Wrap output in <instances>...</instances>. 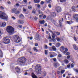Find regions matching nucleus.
Listing matches in <instances>:
<instances>
[{
	"label": "nucleus",
	"instance_id": "obj_1",
	"mask_svg": "<svg viewBox=\"0 0 78 78\" xmlns=\"http://www.w3.org/2000/svg\"><path fill=\"white\" fill-rule=\"evenodd\" d=\"M27 59L23 57L22 58H18V61L20 63V65H22V66H23L25 64V62Z\"/></svg>",
	"mask_w": 78,
	"mask_h": 78
},
{
	"label": "nucleus",
	"instance_id": "obj_4",
	"mask_svg": "<svg viewBox=\"0 0 78 78\" xmlns=\"http://www.w3.org/2000/svg\"><path fill=\"white\" fill-rule=\"evenodd\" d=\"M11 37L9 36L6 37L4 38V43L5 44H8L10 43Z\"/></svg>",
	"mask_w": 78,
	"mask_h": 78
},
{
	"label": "nucleus",
	"instance_id": "obj_21",
	"mask_svg": "<svg viewBox=\"0 0 78 78\" xmlns=\"http://www.w3.org/2000/svg\"><path fill=\"white\" fill-rule=\"evenodd\" d=\"M34 2L35 3H39L40 2V0H34Z\"/></svg>",
	"mask_w": 78,
	"mask_h": 78
},
{
	"label": "nucleus",
	"instance_id": "obj_9",
	"mask_svg": "<svg viewBox=\"0 0 78 78\" xmlns=\"http://www.w3.org/2000/svg\"><path fill=\"white\" fill-rule=\"evenodd\" d=\"M53 66L55 68H58L59 66H60V64L59 63H55L53 64Z\"/></svg>",
	"mask_w": 78,
	"mask_h": 78
},
{
	"label": "nucleus",
	"instance_id": "obj_41",
	"mask_svg": "<svg viewBox=\"0 0 78 78\" xmlns=\"http://www.w3.org/2000/svg\"><path fill=\"white\" fill-rule=\"evenodd\" d=\"M35 37H36V39H39V35H37V36Z\"/></svg>",
	"mask_w": 78,
	"mask_h": 78
},
{
	"label": "nucleus",
	"instance_id": "obj_17",
	"mask_svg": "<svg viewBox=\"0 0 78 78\" xmlns=\"http://www.w3.org/2000/svg\"><path fill=\"white\" fill-rule=\"evenodd\" d=\"M73 48L74 49V50H76L78 49V47L76 46V44L73 45Z\"/></svg>",
	"mask_w": 78,
	"mask_h": 78
},
{
	"label": "nucleus",
	"instance_id": "obj_6",
	"mask_svg": "<svg viewBox=\"0 0 78 78\" xmlns=\"http://www.w3.org/2000/svg\"><path fill=\"white\" fill-rule=\"evenodd\" d=\"M13 41L16 43H19L20 42V38L17 35H14L13 37Z\"/></svg>",
	"mask_w": 78,
	"mask_h": 78
},
{
	"label": "nucleus",
	"instance_id": "obj_24",
	"mask_svg": "<svg viewBox=\"0 0 78 78\" xmlns=\"http://www.w3.org/2000/svg\"><path fill=\"white\" fill-rule=\"evenodd\" d=\"M67 24L70 25V24H72V23H73V22H72V21H67Z\"/></svg>",
	"mask_w": 78,
	"mask_h": 78
},
{
	"label": "nucleus",
	"instance_id": "obj_13",
	"mask_svg": "<svg viewBox=\"0 0 78 78\" xmlns=\"http://www.w3.org/2000/svg\"><path fill=\"white\" fill-rule=\"evenodd\" d=\"M32 76L33 78H38L35 75L34 73H32Z\"/></svg>",
	"mask_w": 78,
	"mask_h": 78
},
{
	"label": "nucleus",
	"instance_id": "obj_43",
	"mask_svg": "<svg viewBox=\"0 0 78 78\" xmlns=\"http://www.w3.org/2000/svg\"><path fill=\"white\" fill-rule=\"evenodd\" d=\"M52 60H53V61H55V62L56 61V58H52Z\"/></svg>",
	"mask_w": 78,
	"mask_h": 78
},
{
	"label": "nucleus",
	"instance_id": "obj_31",
	"mask_svg": "<svg viewBox=\"0 0 78 78\" xmlns=\"http://www.w3.org/2000/svg\"><path fill=\"white\" fill-rule=\"evenodd\" d=\"M68 20H70L71 19V15H68Z\"/></svg>",
	"mask_w": 78,
	"mask_h": 78
},
{
	"label": "nucleus",
	"instance_id": "obj_5",
	"mask_svg": "<svg viewBox=\"0 0 78 78\" xmlns=\"http://www.w3.org/2000/svg\"><path fill=\"white\" fill-rule=\"evenodd\" d=\"M41 67L40 65L38 64L36 66V72L38 73V74H41Z\"/></svg>",
	"mask_w": 78,
	"mask_h": 78
},
{
	"label": "nucleus",
	"instance_id": "obj_2",
	"mask_svg": "<svg viewBox=\"0 0 78 78\" xmlns=\"http://www.w3.org/2000/svg\"><path fill=\"white\" fill-rule=\"evenodd\" d=\"M0 17L2 19L4 20H8V16L5 13L3 12H0Z\"/></svg>",
	"mask_w": 78,
	"mask_h": 78
},
{
	"label": "nucleus",
	"instance_id": "obj_59",
	"mask_svg": "<svg viewBox=\"0 0 78 78\" xmlns=\"http://www.w3.org/2000/svg\"><path fill=\"white\" fill-rule=\"evenodd\" d=\"M51 39V36H49L48 37V39Z\"/></svg>",
	"mask_w": 78,
	"mask_h": 78
},
{
	"label": "nucleus",
	"instance_id": "obj_44",
	"mask_svg": "<svg viewBox=\"0 0 78 78\" xmlns=\"http://www.w3.org/2000/svg\"><path fill=\"white\" fill-rule=\"evenodd\" d=\"M74 70L75 72H76V73H78V69H74Z\"/></svg>",
	"mask_w": 78,
	"mask_h": 78
},
{
	"label": "nucleus",
	"instance_id": "obj_28",
	"mask_svg": "<svg viewBox=\"0 0 78 78\" xmlns=\"http://www.w3.org/2000/svg\"><path fill=\"white\" fill-rule=\"evenodd\" d=\"M40 23L41 24H44V20L40 21Z\"/></svg>",
	"mask_w": 78,
	"mask_h": 78
},
{
	"label": "nucleus",
	"instance_id": "obj_11",
	"mask_svg": "<svg viewBox=\"0 0 78 78\" xmlns=\"http://www.w3.org/2000/svg\"><path fill=\"white\" fill-rule=\"evenodd\" d=\"M16 70L18 73H19V72H20V68L16 66L15 68Z\"/></svg>",
	"mask_w": 78,
	"mask_h": 78
},
{
	"label": "nucleus",
	"instance_id": "obj_25",
	"mask_svg": "<svg viewBox=\"0 0 78 78\" xmlns=\"http://www.w3.org/2000/svg\"><path fill=\"white\" fill-rule=\"evenodd\" d=\"M75 8H76V6H73L72 7V10L73 11L75 12Z\"/></svg>",
	"mask_w": 78,
	"mask_h": 78
},
{
	"label": "nucleus",
	"instance_id": "obj_58",
	"mask_svg": "<svg viewBox=\"0 0 78 78\" xmlns=\"http://www.w3.org/2000/svg\"><path fill=\"white\" fill-rule=\"evenodd\" d=\"M58 56L59 57V58H61V57L62 56V55H61V54H59L58 55Z\"/></svg>",
	"mask_w": 78,
	"mask_h": 78
},
{
	"label": "nucleus",
	"instance_id": "obj_50",
	"mask_svg": "<svg viewBox=\"0 0 78 78\" xmlns=\"http://www.w3.org/2000/svg\"><path fill=\"white\" fill-rule=\"evenodd\" d=\"M54 73L53 74H52V76H56V74H55V71H54Z\"/></svg>",
	"mask_w": 78,
	"mask_h": 78
},
{
	"label": "nucleus",
	"instance_id": "obj_56",
	"mask_svg": "<svg viewBox=\"0 0 78 78\" xmlns=\"http://www.w3.org/2000/svg\"><path fill=\"white\" fill-rule=\"evenodd\" d=\"M1 9H4L5 8H4V7H2L1 6Z\"/></svg>",
	"mask_w": 78,
	"mask_h": 78
},
{
	"label": "nucleus",
	"instance_id": "obj_22",
	"mask_svg": "<svg viewBox=\"0 0 78 78\" xmlns=\"http://www.w3.org/2000/svg\"><path fill=\"white\" fill-rule=\"evenodd\" d=\"M20 18H22V19H25V16L22 14H21L20 15Z\"/></svg>",
	"mask_w": 78,
	"mask_h": 78
},
{
	"label": "nucleus",
	"instance_id": "obj_63",
	"mask_svg": "<svg viewBox=\"0 0 78 78\" xmlns=\"http://www.w3.org/2000/svg\"><path fill=\"white\" fill-rule=\"evenodd\" d=\"M60 71H57V74H60Z\"/></svg>",
	"mask_w": 78,
	"mask_h": 78
},
{
	"label": "nucleus",
	"instance_id": "obj_46",
	"mask_svg": "<svg viewBox=\"0 0 78 78\" xmlns=\"http://www.w3.org/2000/svg\"><path fill=\"white\" fill-rule=\"evenodd\" d=\"M23 11H24V12H26L27 11V9H23Z\"/></svg>",
	"mask_w": 78,
	"mask_h": 78
},
{
	"label": "nucleus",
	"instance_id": "obj_61",
	"mask_svg": "<svg viewBox=\"0 0 78 78\" xmlns=\"http://www.w3.org/2000/svg\"><path fill=\"white\" fill-rule=\"evenodd\" d=\"M0 64H1V66H3L4 65V63H2L1 62H0Z\"/></svg>",
	"mask_w": 78,
	"mask_h": 78
},
{
	"label": "nucleus",
	"instance_id": "obj_52",
	"mask_svg": "<svg viewBox=\"0 0 78 78\" xmlns=\"http://www.w3.org/2000/svg\"><path fill=\"white\" fill-rule=\"evenodd\" d=\"M28 38H30V40H32L33 39V37H28Z\"/></svg>",
	"mask_w": 78,
	"mask_h": 78
},
{
	"label": "nucleus",
	"instance_id": "obj_12",
	"mask_svg": "<svg viewBox=\"0 0 78 78\" xmlns=\"http://www.w3.org/2000/svg\"><path fill=\"white\" fill-rule=\"evenodd\" d=\"M18 23H20V24H22L24 23V21L22 20H18Z\"/></svg>",
	"mask_w": 78,
	"mask_h": 78
},
{
	"label": "nucleus",
	"instance_id": "obj_64",
	"mask_svg": "<svg viewBox=\"0 0 78 78\" xmlns=\"http://www.w3.org/2000/svg\"><path fill=\"white\" fill-rule=\"evenodd\" d=\"M76 21L77 22H78V18H76Z\"/></svg>",
	"mask_w": 78,
	"mask_h": 78
},
{
	"label": "nucleus",
	"instance_id": "obj_48",
	"mask_svg": "<svg viewBox=\"0 0 78 78\" xmlns=\"http://www.w3.org/2000/svg\"><path fill=\"white\" fill-rule=\"evenodd\" d=\"M12 19H13V20H16V17H14V16H12Z\"/></svg>",
	"mask_w": 78,
	"mask_h": 78
},
{
	"label": "nucleus",
	"instance_id": "obj_30",
	"mask_svg": "<svg viewBox=\"0 0 78 78\" xmlns=\"http://www.w3.org/2000/svg\"><path fill=\"white\" fill-rule=\"evenodd\" d=\"M33 8V7L31 5H29L28 6V9H29L31 10Z\"/></svg>",
	"mask_w": 78,
	"mask_h": 78
},
{
	"label": "nucleus",
	"instance_id": "obj_16",
	"mask_svg": "<svg viewBox=\"0 0 78 78\" xmlns=\"http://www.w3.org/2000/svg\"><path fill=\"white\" fill-rule=\"evenodd\" d=\"M61 46V43H57L56 44V47H59Z\"/></svg>",
	"mask_w": 78,
	"mask_h": 78
},
{
	"label": "nucleus",
	"instance_id": "obj_35",
	"mask_svg": "<svg viewBox=\"0 0 78 78\" xmlns=\"http://www.w3.org/2000/svg\"><path fill=\"white\" fill-rule=\"evenodd\" d=\"M65 72V70H62L61 72V74H63V73H64Z\"/></svg>",
	"mask_w": 78,
	"mask_h": 78
},
{
	"label": "nucleus",
	"instance_id": "obj_23",
	"mask_svg": "<svg viewBox=\"0 0 78 78\" xmlns=\"http://www.w3.org/2000/svg\"><path fill=\"white\" fill-rule=\"evenodd\" d=\"M3 57V52L2 51L0 50V58H2Z\"/></svg>",
	"mask_w": 78,
	"mask_h": 78
},
{
	"label": "nucleus",
	"instance_id": "obj_34",
	"mask_svg": "<svg viewBox=\"0 0 78 78\" xmlns=\"http://www.w3.org/2000/svg\"><path fill=\"white\" fill-rule=\"evenodd\" d=\"M52 37L53 39L55 38V35L54 33L52 34Z\"/></svg>",
	"mask_w": 78,
	"mask_h": 78
},
{
	"label": "nucleus",
	"instance_id": "obj_38",
	"mask_svg": "<svg viewBox=\"0 0 78 78\" xmlns=\"http://www.w3.org/2000/svg\"><path fill=\"white\" fill-rule=\"evenodd\" d=\"M56 39L58 42H59V41H60V40H61V39L59 37L57 38Z\"/></svg>",
	"mask_w": 78,
	"mask_h": 78
},
{
	"label": "nucleus",
	"instance_id": "obj_45",
	"mask_svg": "<svg viewBox=\"0 0 78 78\" xmlns=\"http://www.w3.org/2000/svg\"><path fill=\"white\" fill-rule=\"evenodd\" d=\"M32 13L33 14H36V11H33L32 12Z\"/></svg>",
	"mask_w": 78,
	"mask_h": 78
},
{
	"label": "nucleus",
	"instance_id": "obj_39",
	"mask_svg": "<svg viewBox=\"0 0 78 78\" xmlns=\"http://www.w3.org/2000/svg\"><path fill=\"white\" fill-rule=\"evenodd\" d=\"M16 14H19L20 13V12L19 11H17L16 12H15Z\"/></svg>",
	"mask_w": 78,
	"mask_h": 78
},
{
	"label": "nucleus",
	"instance_id": "obj_55",
	"mask_svg": "<svg viewBox=\"0 0 78 78\" xmlns=\"http://www.w3.org/2000/svg\"><path fill=\"white\" fill-rule=\"evenodd\" d=\"M45 55H47V50L45 51Z\"/></svg>",
	"mask_w": 78,
	"mask_h": 78
},
{
	"label": "nucleus",
	"instance_id": "obj_42",
	"mask_svg": "<svg viewBox=\"0 0 78 78\" xmlns=\"http://www.w3.org/2000/svg\"><path fill=\"white\" fill-rule=\"evenodd\" d=\"M38 12L39 13V14H41L42 13V12L39 10L38 11Z\"/></svg>",
	"mask_w": 78,
	"mask_h": 78
},
{
	"label": "nucleus",
	"instance_id": "obj_29",
	"mask_svg": "<svg viewBox=\"0 0 78 78\" xmlns=\"http://www.w3.org/2000/svg\"><path fill=\"white\" fill-rule=\"evenodd\" d=\"M33 49L34 51H35L36 52H37L38 50H37V49H36V48L34 47Z\"/></svg>",
	"mask_w": 78,
	"mask_h": 78
},
{
	"label": "nucleus",
	"instance_id": "obj_10",
	"mask_svg": "<svg viewBox=\"0 0 78 78\" xmlns=\"http://www.w3.org/2000/svg\"><path fill=\"white\" fill-rule=\"evenodd\" d=\"M56 10L58 12H60L61 11V7L58 6L56 8Z\"/></svg>",
	"mask_w": 78,
	"mask_h": 78
},
{
	"label": "nucleus",
	"instance_id": "obj_49",
	"mask_svg": "<svg viewBox=\"0 0 78 78\" xmlns=\"http://www.w3.org/2000/svg\"><path fill=\"white\" fill-rule=\"evenodd\" d=\"M56 34L57 35H58V36H59V35L60 34V33L58 32H57V33H56Z\"/></svg>",
	"mask_w": 78,
	"mask_h": 78
},
{
	"label": "nucleus",
	"instance_id": "obj_3",
	"mask_svg": "<svg viewBox=\"0 0 78 78\" xmlns=\"http://www.w3.org/2000/svg\"><path fill=\"white\" fill-rule=\"evenodd\" d=\"M6 30L9 34H12L14 33V28L11 26H9L7 27Z\"/></svg>",
	"mask_w": 78,
	"mask_h": 78
},
{
	"label": "nucleus",
	"instance_id": "obj_57",
	"mask_svg": "<svg viewBox=\"0 0 78 78\" xmlns=\"http://www.w3.org/2000/svg\"><path fill=\"white\" fill-rule=\"evenodd\" d=\"M35 46L36 47H37V46H38V44L36 43L35 44Z\"/></svg>",
	"mask_w": 78,
	"mask_h": 78
},
{
	"label": "nucleus",
	"instance_id": "obj_53",
	"mask_svg": "<svg viewBox=\"0 0 78 78\" xmlns=\"http://www.w3.org/2000/svg\"><path fill=\"white\" fill-rule=\"evenodd\" d=\"M70 55H68L67 57V59H70Z\"/></svg>",
	"mask_w": 78,
	"mask_h": 78
},
{
	"label": "nucleus",
	"instance_id": "obj_47",
	"mask_svg": "<svg viewBox=\"0 0 78 78\" xmlns=\"http://www.w3.org/2000/svg\"><path fill=\"white\" fill-rule=\"evenodd\" d=\"M58 70H61V67L60 66L59 67L58 69Z\"/></svg>",
	"mask_w": 78,
	"mask_h": 78
},
{
	"label": "nucleus",
	"instance_id": "obj_60",
	"mask_svg": "<svg viewBox=\"0 0 78 78\" xmlns=\"http://www.w3.org/2000/svg\"><path fill=\"white\" fill-rule=\"evenodd\" d=\"M18 27H19V28H22V25H19L18 26Z\"/></svg>",
	"mask_w": 78,
	"mask_h": 78
},
{
	"label": "nucleus",
	"instance_id": "obj_40",
	"mask_svg": "<svg viewBox=\"0 0 78 78\" xmlns=\"http://www.w3.org/2000/svg\"><path fill=\"white\" fill-rule=\"evenodd\" d=\"M66 1V0H60V2L62 3L65 2Z\"/></svg>",
	"mask_w": 78,
	"mask_h": 78
},
{
	"label": "nucleus",
	"instance_id": "obj_14",
	"mask_svg": "<svg viewBox=\"0 0 78 78\" xmlns=\"http://www.w3.org/2000/svg\"><path fill=\"white\" fill-rule=\"evenodd\" d=\"M56 13L55 12H52L51 14V16L52 17H56Z\"/></svg>",
	"mask_w": 78,
	"mask_h": 78
},
{
	"label": "nucleus",
	"instance_id": "obj_8",
	"mask_svg": "<svg viewBox=\"0 0 78 78\" xmlns=\"http://www.w3.org/2000/svg\"><path fill=\"white\" fill-rule=\"evenodd\" d=\"M49 53L50 58H53V57H54V55H55V52L52 51L50 52Z\"/></svg>",
	"mask_w": 78,
	"mask_h": 78
},
{
	"label": "nucleus",
	"instance_id": "obj_54",
	"mask_svg": "<svg viewBox=\"0 0 78 78\" xmlns=\"http://www.w3.org/2000/svg\"><path fill=\"white\" fill-rule=\"evenodd\" d=\"M71 67H74V65H73V64H72L71 65Z\"/></svg>",
	"mask_w": 78,
	"mask_h": 78
},
{
	"label": "nucleus",
	"instance_id": "obj_62",
	"mask_svg": "<svg viewBox=\"0 0 78 78\" xmlns=\"http://www.w3.org/2000/svg\"><path fill=\"white\" fill-rule=\"evenodd\" d=\"M74 41H76V37H74Z\"/></svg>",
	"mask_w": 78,
	"mask_h": 78
},
{
	"label": "nucleus",
	"instance_id": "obj_19",
	"mask_svg": "<svg viewBox=\"0 0 78 78\" xmlns=\"http://www.w3.org/2000/svg\"><path fill=\"white\" fill-rule=\"evenodd\" d=\"M62 22L61 20H59V25L60 26V27H62Z\"/></svg>",
	"mask_w": 78,
	"mask_h": 78
},
{
	"label": "nucleus",
	"instance_id": "obj_37",
	"mask_svg": "<svg viewBox=\"0 0 78 78\" xmlns=\"http://www.w3.org/2000/svg\"><path fill=\"white\" fill-rule=\"evenodd\" d=\"M43 74L44 76H46V75L47 74V73H46V72H44L43 73Z\"/></svg>",
	"mask_w": 78,
	"mask_h": 78
},
{
	"label": "nucleus",
	"instance_id": "obj_20",
	"mask_svg": "<svg viewBox=\"0 0 78 78\" xmlns=\"http://www.w3.org/2000/svg\"><path fill=\"white\" fill-rule=\"evenodd\" d=\"M52 48L53 51H56V47L55 46H53L52 47Z\"/></svg>",
	"mask_w": 78,
	"mask_h": 78
},
{
	"label": "nucleus",
	"instance_id": "obj_15",
	"mask_svg": "<svg viewBox=\"0 0 78 78\" xmlns=\"http://www.w3.org/2000/svg\"><path fill=\"white\" fill-rule=\"evenodd\" d=\"M6 25V23L5 22H3L2 23V28H3V27H5Z\"/></svg>",
	"mask_w": 78,
	"mask_h": 78
},
{
	"label": "nucleus",
	"instance_id": "obj_26",
	"mask_svg": "<svg viewBox=\"0 0 78 78\" xmlns=\"http://www.w3.org/2000/svg\"><path fill=\"white\" fill-rule=\"evenodd\" d=\"M64 62L66 64H68L69 62V60L67 59H65L64 60Z\"/></svg>",
	"mask_w": 78,
	"mask_h": 78
},
{
	"label": "nucleus",
	"instance_id": "obj_36",
	"mask_svg": "<svg viewBox=\"0 0 78 78\" xmlns=\"http://www.w3.org/2000/svg\"><path fill=\"white\" fill-rule=\"evenodd\" d=\"M35 6H37V7L38 8H39L40 7H41V5L39 4H36Z\"/></svg>",
	"mask_w": 78,
	"mask_h": 78
},
{
	"label": "nucleus",
	"instance_id": "obj_33",
	"mask_svg": "<svg viewBox=\"0 0 78 78\" xmlns=\"http://www.w3.org/2000/svg\"><path fill=\"white\" fill-rule=\"evenodd\" d=\"M51 41H53V42H55L56 41V40H55V39H52L51 40L49 41V42H51Z\"/></svg>",
	"mask_w": 78,
	"mask_h": 78
},
{
	"label": "nucleus",
	"instance_id": "obj_18",
	"mask_svg": "<svg viewBox=\"0 0 78 78\" xmlns=\"http://www.w3.org/2000/svg\"><path fill=\"white\" fill-rule=\"evenodd\" d=\"M16 11V9L13 8L12 9V13H15Z\"/></svg>",
	"mask_w": 78,
	"mask_h": 78
},
{
	"label": "nucleus",
	"instance_id": "obj_32",
	"mask_svg": "<svg viewBox=\"0 0 78 78\" xmlns=\"http://www.w3.org/2000/svg\"><path fill=\"white\" fill-rule=\"evenodd\" d=\"M46 2L47 3H51V0H46Z\"/></svg>",
	"mask_w": 78,
	"mask_h": 78
},
{
	"label": "nucleus",
	"instance_id": "obj_51",
	"mask_svg": "<svg viewBox=\"0 0 78 78\" xmlns=\"http://www.w3.org/2000/svg\"><path fill=\"white\" fill-rule=\"evenodd\" d=\"M44 2L43 1H41V5H44Z\"/></svg>",
	"mask_w": 78,
	"mask_h": 78
},
{
	"label": "nucleus",
	"instance_id": "obj_27",
	"mask_svg": "<svg viewBox=\"0 0 78 78\" xmlns=\"http://www.w3.org/2000/svg\"><path fill=\"white\" fill-rule=\"evenodd\" d=\"M75 20H76V19H77L78 18V14H76L74 16Z\"/></svg>",
	"mask_w": 78,
	"mask_h": 78
},
{
	"label": "nucleus",
	"instance_id": "obj_7",
	"mask_svg": "<svg viewBox=\"0 0 78 78\" xmlns=\"http://www.w3.org/2000/svg\"><path fill=\"white\" fill-rule=\"evenodd\" d=\"M64 49H65V51H64ZM60 50L62 52V53L64 54L66 53L67 51H68V49L67 48H65L64 46H62L60 48Z\"/></svg>",
	"mask_w": 78,
	"mask_h": 78
}]
</instances>
